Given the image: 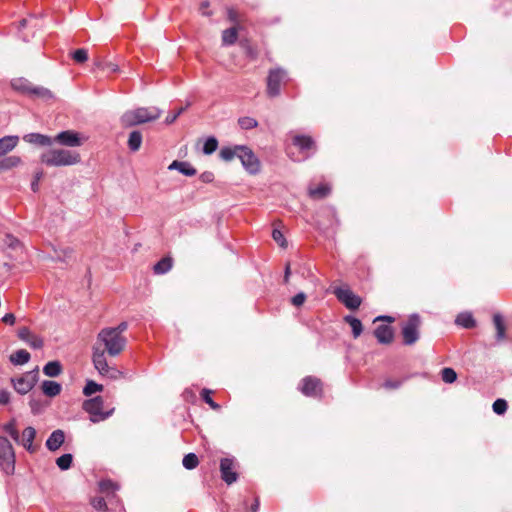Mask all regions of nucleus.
Here are the masks:
<instances>
[{
    "label": "nucleus",
    "mask_w": 512,
    "mask_h": 512,
    "mask_svg": "<svg viewBox=\"0 0 512 512\" xmlns=\"http://www.w3.org/2000/svg\"><path fill=\"white\" fill-rule=\"evenodd\" d=\"M200 179L204 182V183H210L214 180V174L212 172H209V171H206V172H203L201 175H200Z\"/></svg>",
    "instance_id": "680f3d73"
},
{
    "label": "nucleus",
    "mask_w": 512,
    "mask_h": 512,
    "mask_svg": "<svg viewBox=\"0 0 512 512\" xmlns=\"http://www.w3.org/2000/svg\"><path fill=\"white\" fill-rule=\"evenodd\" d=\"M169 170H177L179 173L185 176H194L196 174V169L186 161L174 160L169 166Z\"/></svg>",
    "instance_id": "6ab92c4d"
},
{
    "label": "nucleus",
    "mask_w": 512,
    "mask_h": 512,
    "mask_svg": "<svg viewBox=\"0 0 512 512\" xmlns=\"http://www.w3.org/2000/svg\"><path fill=\"white\" fill-rule=\"evenodd\" d=\"M98 67L110 73H115L118 71V66L113 63L98 64Z\"/></svg>",
    "instance_id": "13d9d810"
},
{
    "label": "nucleus",
    "mask_w": 512,
    "mask_h": 512,
    "mask_svg": "<svg viewBox=\"0 0 512 512\" xmlns=\"http://www.w3.org/2000/svg\"><path fill=\"white\" fill-rule=\"evenodd\" d=\"M220 472L222 480L231 485L238 479V473L236 472V462L234 458H222L220 460Z\"/></svg>",
    "instance_id": "f8f14e48"
},
{
    "label": "nucleus",
    "mask_w": 512,
    "mask_h": 512,
    "mask_svg": "<svg viewBox=\"0 0 512 512\" xmlns=\"http://www.w3.org/2000/svg\"><path fill=\"white\" fill-rule=\"evenodd\" d=\"M172 265V259L170 257H164L154 265L153 271L157 275H163L171 270Z\"/></svg>",
    "instance_id": "bb28decb"
},
{
    "label": "nucleus",
    "mask_w": 512,
    "mask_h": 512,
    "mask_svg": "<svg viewBox=\"0 0 512 512\" xmlns=\"http://www.w3.org/2000/svg\"><path fill=\"white\" fill-rule=\"evenodd\" d=\"M73 59L78 63H83L88 59V52L86 49H77L72 54Z\"/></svg>",
    "instance_id": "8fccbe9b"
},
{
    "label": "nucleus",
    "mask_w": 512,
    "mask_h": 512,
    "mask_svg": "<svg viewBox=\"0 0 512 512\" xmlns=\"http://www.w3.org/2000/svg\"><path fill=\"white\" fill-rule=\"evenodd\" d=\"M218 148V140L214 136H210L206 139L203 145V153L205 155H211Z\"/></svg>",
    "instance_id": "ea45409f"
},
{
    "label": "nucleus",
    "mask_w": 512,
    "mask_h": 512,
    "mask_svg": "<svg viewBox=\"0 0 512 512\" xmlns=\"http://www.w3.org/2000/svg\"><path fill=\"white\" fill-rule=\"evenodd\" d=\"M143 141L142 133L139 130H133L130 132L128 137V148L131 152H137Z\"/></svg>",
    "instance_id": "5701e85b"
},
{
    "label": "nucleus",
    "mask_w": 512,
    "mask_h": 512,
    "mask_svg": "<svg viewBox=\"0 0 512 512\" xmlns=\"http://www.w3.org/2000/svg\"><path fill=\"white\" fill-rule=\"evenodd\" d=\"M110 330H113L117 333V335H122L128 328V323L123 321L119 323L116 327H107Z\"/></svg>",
    "instance_id": "4d7b16f0"
},
{
    "label": "nucleus",
    "mask_w": 512,
    "mask_h": 512,
    "mask_svg": "<svg viewBox=\"0 0 512 512\" xmlns=\"http://www.w3.org/2000/svg\"><path fill=\"white\" fill-rule=\"evenodd\" d=\"M80 160L79 153L62 148L50 149L40 155L41 163L49 167L72 166Z\"/></svg>",
    "instance_id": "f257e3e1"
},
{
    "label": "nucleus",
    "mask_w": 512,
    "mask_h": 512,
    "mask_svg": "<svg viewBox=\"0 0 512 512\" xmlns=\"http://www.w3.org/2000/svg\"><path fill=\"white\" fill-rule=\"evenodd\" d=\"M127 339L123 335H117L116 332L108 328H103L97 335L94 346L103 345L104 354L107 352L110 356H118L126 347Z\"/></svg>",
    "instance_id": "7ed1b4c3"
},
{
    "label": "nucleus",
    "mask_w": 512,
    "mask_h": 512,
    "mask_svg": "<svg viewBox=\"0 0 512 512\" xmlns=\"http://www.w3.org/2000/svg\"><path fill=\"white\" fill-rule=\"evenodd\" d=\"M3 430L6 433H8L14 441H16V442L20 441V436H19V433H18V431L16 429V421H15V419H12L8 423H6L3 426Z\"/></svg>",
    "instance_id": "79ce46f5"
},
{
    "label": "nucleus",
    "mask_w": 512,
    "mask_h": 512,
    "mask_svg": "<svg viewBox=\"0 0 512 512\" xmlns=\"http://www.w3.org/2000/svg\"><path fill=\"white\" fill-rule=\"evenodd\" d=\"M19 138L15 135L0 138V157L12 151L18 144Z\"/></svg>",
    "instance_id": "aec40b11"
},
{
    "label": "nucleus",
    "mask_w": 512,
    "mask_h": 512,
    "mask_svg": "<svg viewBox=\"0 0 512 512\" xmlns=\"http://www.w3.org/2000/svg\"><path fill=\"white\" fill-rule=\"evenodd\" d=\"M62 372V365L58 360L49 361L43 367V373L48 377H57Z\"/></svg>",
    "instance_id": "a878e982"
},
{
    "label": "nucleus",
    "mask_w": 512,
    "mask_h": 512,
    "mask_svg": "<svg viewBox=\"0 0 512 512\" xmlns=\"http://www.w3.org/2000/svg\"><path fill=\"white\" fill-rule=\"evenodd\" d=\"M300 391L308 397H315L321 394V381L313 376L303 378L299 387Z\"/></svg>",
    "instance_id": "2eb2a0df"
},
{
    "label": "nucleus",
    "mask_w": 512,
    "mask_h": 512,
    "mask_svg": "<svg viewBox=\"0 0 512 512\" xmlns=\"http://www.w3.org/2000/svg\"><path fill=\"white\" fill-rule=\"evenodd\" d=\"M161 114L162 110L158 107H139L126 111L120 120L124 127H133L157 120Z\"/></svg>",
    "instance_id": "f03ea898"
},
{
    "label": "nucleus",
    "mask_w": 512,
    "mask_h": 512,
    "mask_svg": "<svg viewBox=\"0 0 512 512\" xmlns=\"http://www.w3.org/2000/svg\"><path fill=\"white\" fill-rule=\"evenodd\" d=\"M441 378L447 384H452L457 380V373L453 368L445 367L441 370Z\"/></svg>",
    "instance_id": "a19ab883"
},
{
    "label": "nucleus",
    "mask_w": 512,
    "mask_h": 512,
    "mask_svg": "<svg viewBox=\"0 0 512 512\" xmlns=\"http://www.w3.org/2000/svg\"><path fill=\"white\" fill-rule=\"evenodd\" d=\"M292 143L304 154V159L310 157L316 150L314 139L308 135H295Z\"/></svg>",
    "instance_id": "4468645a"
},
{
    "label": "nucleus",
    "mask_w": 512,
    "mask_h": 512,
    "mask_svg": "<svg viewBox=\"0 0 512 512\" xmlns=\"http://www.w3.org/2000/svg\"><path fill=\"white\" fill-rule=\"evenodd\" d=\"M73 462V455L65 453L56 459V465L60 470H68Z\"/></svg>",
    "instance_id": "c9c22d12"
},
{
    "label": "nucleus",
    "mask_w": 512,
    "mask_h": 512,
    "mask_svg": "<svg viewBox=\"0 0 512 512\" xmlns=\"http://www.w3.org/2000/svg\"><path fill=\"white\" fill-rule=\"evenodd\" d=\"M65 441V433L61 429L54 430L46 440V447L49 451L58 450Z\"/></svg>",
    "instance_id": "f3484780"
},
{
    "label": "nucleus",
    "mask_w": 512,
    "mask_h": 512,
    "mask_svg": "<svg viewBox=\"0 0 512 512\" xmlns=\"http://www.w3.org/2000/svg\"><path fill=\"white\" fill-rule=\"evenodd\" d=\"M42 176H43V172H41V171L35 174L34 180L31 183V189L34 192H36L38 190V182L42 178Z\"/></svg>",
    "instance_id": "0e129e2a"
},
{
    "label": "nucleus",
    "mask_w": 512,
    "mask_h": 512,
    "mask_svg": "<svg viewBox=\"0 0 512 512\" xmlns=\"http://www.w3.org/2000/svg\"><path fill=\"white\" fill-rule=\"evenodd\" d=\"M238 37V29L236 27H231L222 32V44L224 46H230L235 44Z\"/></svg>",
    "instance_id": "c756f323"
},
{
    "label": "nucleus",
    "mask_w": 512,
    "mask_h": 512,
    "mask_svg": "<svg viewBox=\"0 0 512 512\" xmlns=\"http://www.w3.org/2000/svg\"><path fill=\"white\" fill-rule=\"evenodd\" d=\"M188 106L189 103L185 107L179 108L176 112L168 114L165 118V124L170 125L174 123L177 118L187 109Z\"/></svg>",
    "instance_id": "3c124183"
},
{
    "label": "nucleus",
    "mask_w": 512,
    "mask_h": 512,
    "mask_svg": "<svg viewBox=\"0 0 512 512\" xmlns=\"http://www.w3.org/2000/svg\"><path fill=\"white\" fill-rule=\"evenodd\" d=\"M272 238L275 242L279 244L280 247L286 248L287 247V241L283 235V233L278 229H273L272 231Z\"/></svg>",
    "instance_id": "09e8293b"
},
{
    "label": "nucleus",
    "mask_w": 512,
    "mask_h": 512,
    "mask_svg": "<svg viewBox=\"0 0 512 512\" xmlns=\"http://www.w3.org/2000/svg\"><path fill=\"white\" fill-rule=\"evenodd\" d=\"M39 379V369L38 367L34 368L31 371H28L17 378H12V384L14 389L19 394H27L31 389L35 386Z\"/></svg>",
    "instance_id": "6e6552de"
},
{
    "label": "nucleus",
    "mask_w": 512,
    "mask_h": 512,
    "mask_svg": "<svg viewBox=\"0 0 512 512\" xmlns=\"http://www.w3.org/2000/svg\"><path fill=\"white\" fill-rule=\"evenodd\" d=\"M10 401V393L7 390H0V404L6 405Z\"/></svg>",
    "instance_id": "052dcab7"
},
{
    "label": "nucleus",
    "mask_w": 512,
    "mask_h": 512,
    "mask_svg": "<svg viewBox=\"0 0 512 512\" xmlns=\"http://www.w3.org/2000/svg\"><path fill=\"white\" fill-rule=\"evenodd\" d=\"M507 408H508V405H507L506 400L501 399V398L495 400L492 405V409H493L494 413H496L498 415L504 414L506 412Z\"/></svg>",
    "instance_id": "de8ad7c7"
},
{
    "label": "nucleus",
    "mask_w": 512,
    "mask_h": 512,
    "mask_svg": "<svg viewBox=\"0 0 512 512\" xmlns=\"http://www.w3.org/2000/svg\"><path fill=\"white\" fill-rule=\"evenodd\" d=\"M41 388L43 393L48 397H55L59 395L62 390L61 384L52 380H44Z\"/></svg>",
    "instance_id": "4be33fe9"
},
{
    "label": "nucleus",
    "mask_w": 512,
    "mask_h": 512,
    "mask_svg": "<svg viewBox=\"0 0 512 512\" xmlns=\"http://www.w3.org/2000/svg\"><path fill=\"white\" fill-rule=\"evenodd\" d=\"M119 489V486L110 479L101 480L99 482V490L101 493H114Z\"/></svg>",
    "instance_id": "e433bc0d"
},
{
    "label": "nucleus",
    "mask_w": 512,
    "mask_h": 512,
    "mask_svg": "<svg viewBox=\"0 0 512 512\" xmlns=\"http://www.w3.org/2000/svg\"><path fill=\"white\" fill-rule=\"evenodd\" d=\"M53 143L66 147H79L83 144L80 134L74 130H64L53 138Z\"/></svg>",
    "instance_id": "ddd939ff"
},
{
    "label": "nucleus",
    "mask_w": 512,
    "mask_h": 512,
    "mask_svg": "<svg viewBox=\"0 0 512 512\" xmlns=\"http://www.w3.org/2000/svg\"><path fill=\"white\" fill-rule=\"evenodd\" d=\"M288 78L287 71L281 67L270 69L267 76V94L277 97L281 92V84Z\"/></svg>",
    "instance_id": "1a4fd4ad"
},
{
    "label": "nucleus",
    "mask_w": 512,
    "mask_h": 512,
    "mask_svg": "<svg viewBox=\"0 0 512 512\" xmlns=\"http://www.w3.org/2000/svg\"><path fill=\"white\" fill-rule=\"evenodd\" d=\"M239 126L244 130H250L258 126V121L255 118L244 116L238 119Z\"/></svg>",
    "instance_id": "37998d69"
},
{
    "label": "nucleus",
    "mask_w": 512,
    "mask_h": 512,
    "mask_svg": "<svg viewBox=\"0 0 512 512\" xmlns=\"http://www.w3.org/2000/svg\"><path fill=\"white\" fill-rule=\"evenodd\" d=\"M331 192V187L328 184H320L316 188H309V196L313 199H322L328 196Z\"/></svg>",
    "instance_id": "cd10ccee"
},
{
    "label": "nucleus",
    "mask_w": 512,
    "mask_h": 512,
    "mask_svg": "<svg viewBox=\"0 0 512 512\" xmlns=\"http://www.w3.org/2000/svg\"><path fill=\"white\" fill-rule=\"evenodd\" d=\"M31 334L32 332L27 327H22L18 331V337L24 342L28 339V337H30Z\"/></svg>",
    "instance_id": "bf43d9fd"
},
{
    "label": "nucleus",
    "mask_w": 512,
    "mask_h": 512,
    "mask_svg": "<svg viewBox=\"0 0 512 512\" xmlns=\"http://www.w3.org/2000/svg\"><path fill=\"white\" fill-rule=\"evenodd\" d=\"M36 436L35 428L29 426L26 427L22 432V445L29 451L30 453L35 452L36 448L33 446V440Z\"/></svg>",
    "instance_id": "412c9836"
},
{
    "label": "nucleus",
    "mask_w": 512,
    "mask_h": 512,
    "mask_svg": "<svg viewBox=\"0 0 512 512\" xmlns=\"http://www.w3.org/2000/svg\"><path fill=\"white\" fill-rule=\"evenodd\" d=\"M305 300H306V294L304 292H299L291 298V303L294 306L299 307V306L303 305Z\"/></svg>",
    "instance_id": "603ef678"
},
{
    "label": "nucleus",
    "mask_w": 512,
    "mask_h": 512,
    "mask_svg": "<svg viewBox=\"0 0 512 512\" xmlns=\"http://www.w3.org/2000/svg\"><path fill=\"white\" fill-rule=\"evenodd\" d=\"M182 464L187 470L196 468L199 464L197 455L195 453L186 454L182 460Z\"/></svg>",
    "instance_id": "58836bf2"
},
{
    "label": "nucleus",
    "mask_w": 512,
    "mask_h": 512,
    "mask_svg": "<svg viewBox=\"0 0 512 512\" xmlns=\"http://www.w3.org/2000/svg\"><path fill=\"white\" fill-rule=\"evenodd\" d=\"M29 406H30L32 414H34V415H38V414L42 413L46 407V405L44 404V402L41 398H35L33 396L31 397V399L29 401Z\"/></svg>",
    "instance_id": "4c0bfd02"
},
{
    "label": "nucleus",
    "mask_w": 512,
    "mask_h": 512,
    "mask_svg": "<svg viewBox=\"0 0 512 512\" xmlns=\"http://www.w3.org/2000/svg\"><path fill=\"white\" fill-rule=\"evenodd\" d=\"M25 343H27L33 349H41L44 345L43 339L33 333L30 335V337H28Z\"/></svg>",
    "instance_id": "49530a36"
},
{
    "label": "nucleus",
    "mask_w": 512,
    "mask_h": 512,
    "mask_svg": "<svg viewBox=\"0 0 512 512\" xmlns=\"http://www.w3.org/2000/svg\"><path fill=\"white\" fill-rule=\"evenodd\" d=\"M2 321L5 324L13 325L15 323V315L13 313H7L3 316Z\"/></svg>",
    "instance_id": "69168bd1"
},
{
    "label": "nucleus",
    "mask_w": 512,
    "mask_h": 512,
    "mask_svg": "<svg viewBox=\"0 0 512 512\" xmlns=\"http://www.w3.org/2000/svg\"><path fill=\"white\" fill-rule=\"evenodd\" d=\"M91 504L96 510H105L107 508L106 501L103 497L94 498Z\"/></svg>",
    "instance_id": "864d4df0"
},
{
    "label": "nucleus",
    "mask_w": 512,
    "mask_h": 512,
    "mask_svg": "<svg viewBox=\"0 0 512 512\" xmlns=\"http://www.w3.org/2000/svg\"><path fill=\"white\" fill-rule=\"evenodd\" d=\"M239 155L238 159L240 160L243 168L251 175H255L260 172V161L256 154L246 145H241L238 148Z\"/></svg>",
    "instance_id": "9d476101"
},
{
    "label": "nucleus",
    "mask_w": 512,
    "mask_h": 512,
    "mask_svg": "<svg viewBox=\"0 0 512 512\" xmlns=\"http://www.w3.org/2000/svg\"><path fill=\"white\" fill-rule=\"evenodd\" d=\"M421 324L422 319L418 313L410 314L407 320L401 324L404 345L412 346L420 339Z\"/></svg>",
    "instance_id": "20e7f679"
},
{
    "label": "nucleus",
    "mask_w": 512,
    "mask_h": 512,
    "mask_svg": "<svg viewBox=\"0 0 512 512\" xmlns=\"http://www.w3.org/2000/svg\"><path fill=\"white\" fill-rule=\"evenodd\" d=\"M404 383V379L402 380H386L383 383V387L386 389H398Z\"/></svg>",
    "instance_id": "5fc2aeb1"
},
{
    "label": "nucleus",
    "mask_w": 512,
    "mask_h": 512,
    "mask_svg": "<svg viewBox=\"0 0 512 512\" xmlns=\"http://www.w3.org/2000/svg\"><path fill=\"white\" fill-rule=\"evenodd\" d=\"M455 323L466 329H471L476 326V321L469 312L459 313L455 319Z\"/></svg>",
    "instance_id": "b1692460"
},
{
    "label": "nucleus",
    "mask_w": 512,
    "mask_h": 512,
    "mask_svg": "<svg viewBox=\"0 0 512 512\" xmlns=\"http://www.w3.org/2000/svg\"><path fill=\"white\" fill-rule=\"evenodd\" d=\"M102 390H103V386L101 384H98L92 380H88L83 389V394L85 396H90L96 392H101Z\"/></svg>",
    "instance_id": "c03bdc74"
},
{
    "label": "nucleus",
    "mask_w": 512,
    "mask_h": 512,
    "mask_svg": "<svg viewBox=\"0 0 512 512\" xmlns=\"http://www.w3.org/2000/svg\"><path fill=\"white\" fill-rule=\"evenodd\" d=\"M344 320L351 326L353 337L358 338L363 331L362 322L358 318L351 315L345 316Z\"/></svg>",
    "instance_id": "c85d7f7f"
},
{
    "label": "nucleus",
    "mask_w": 512,
    "mask_h": 512,
    "mask_svg": "<svg viewBox=\"0 0 512 512\" xmlns=\"http://www.w3.org/2000/svg\"><path fill=\"white\" fill-rule=\"evenodd\" d=\"M104 401L101 396L88 399L83 403V409L90 415V420L93 423L104 421L109 418L114 409L104 412L103 409Z\"/></svg>",
    "instance_id": "423d86ee"
},
{
    "label": "nucleus",
    "mask_w": 512,
    "mask_h": 512,
    "mask_svg": "<svg viewBox=\"0 0 512 512\" xmlns=\"http://www.w3.org/2000/svg\"><path fill=\"white\" fill-rule=\"evenodd\" d=\"M92 361L95 369L103 377L116 380L122 376V372L115 367H111L107 363L104 351L100 347L93 346Z\"/></svg>",
    "instance_id": "39448f33"
},
{
    "label": "nucleus",
    "mask_w": 512,
    "mask_h": 512,
    "mask_svg": "<svg viewBox=\"0 0 512 512\" xmlns=\"http://www.w3.org/2000/svg\"><path fill=\"white\" fill-rule=\"evenodd\" d=\"M30 358L31 355L28 351L24 349H19L10 355L9 360L13 365L17 366L28 363Z\"/></svg>",
    "instance_id": "393cba45"
},
{
    "label": "nucleus",
    "mask_w": 512,
    "mask_h": 512,
    "mask_svg": "<svg viewBox=\"0 0 512 512\" xmlns=\"http://www.w3.org/2000/svg\"><path fill=\"white\" fill-rule=\"evenodd\" d=\"M21 163V158L19 156H8L0 161V169L1 170H9L14 167H17Z\"/></svg>",
    "instance_id": "473e14b6"
},
{
    "label": "nucleus",
    "mask_w": 512,
    "mask_h": 512,
    "mask_svg": "<svg viewBox=\"0 0 512 512\" xmlns=\"http://www.w3.org/2000/svg\"><path fill=\"white\" fill-rule=\"evenodd\" d=\"M211 391L209 389H202L201 397L205 403H207L213 410H219L220 405L217 404L210 396Z\"/></svg>",
    "instance_id": "a18cd8bd"
},
{
    "label": "nucleus",
    "mask_w": 512,
    "mask_h": 512,
    "mask_svg": "<svg viewBox=\"0 0 512 512\" xmlns=\"http://www.w3.org/2000/svg\"><path fill=\"white\" fill-rule=\"evenodd\" d=\"M493 322L496 328V338L497 340H503L505 338V325L500 314H495L493 317Z\"/></svg>",
    "instance_id": "f704fd0d"
},
{
    "label": "nucleus",
    "mask_w": 512,
    "mask_h": 512,
    "mask_svg": "<svg viewBox=\"0 0 512 512\" xmlns=\"http://www.w3.org/2000/svg\"><path fill=\"white\" fill-rule=\"evenodd\" d=\"M303 277H310L312 276V271L310 269V267L306 266V265H302L300 267V271H299Z\"/></svg>",
    "instance_id": "338daca9"
},
{
    "label": "nucleus",
    "mask_w": 512,
    "mask_h": 512,
    "mask_svg": "<svg viewBox=\"0 0 512 512\" xmlns=\"http://www.w3.org/2000/svg\"><path fill=\"white\" fill-rule=\"evenodd\" d=\"M239 147H241V145L222 147L219 153L220 158L226 162L231 161L234 157L238 158L240 152L238 150Z\"/></svg>",
    "instance_id": "7c9ffc66"
},
{
    "label": "nucleus",
    "mask_w": 512,
    "mask_h": 512,
    "mask_svg": "<svg viewBox=\"0 0 512 512\" xmlns=\"http://www.w3.org/2000/svg\"><path fill=\"white\" fill-rule=\"evenodd\" d=\"M374 335L380 344H390L394 338V331L389 325H379L374 330Z\"/></svg>",
    "instance_id": "dca6fc26"
},
{
    "label": "nucleus",
    "mask_w": 512,
    "mask_h": 512,
    "mask_svg": "<svg viewBox=\"0 0 512 512\" xmlns=\"http://www.w3.org/2000/svg\"><path fill=\"white\" fill-rule=\"evenodd\" d=\"M334 294L342 304L351 310L358 309L362 303V299L347 286L335 288Z\"/></svg>",
    "instance_id": "9b49d317"
},
{
    "label": "nucleus",
    "mask_w": 512,
    "mask_h": 512,
    "mask_svg": "<svg viewBox=\"0 0 512 512\" xmlns=\"http://www.w3.org/2000/svg\"><path fill=\"white\" fill-rule=\"evenodd\" d=\"M0 468L6 474H12L15 469V453L10 441L0 436Z\"/></svg>",
    "instance_id": "0eeeda50"
},
{
    "label": "nucleus",
    "mask_w": 512,
    "mask_h": 512,
    "mask_svg": "<svg viewBox=\"0 0 512 512\" xmlns=\"http://www.w3.org/2000/svg\"><path fill=\"white\" fill-rule=\"evenodd\" d=\"M11 86L14 90L27 93L30 95L33 85L25 78L14 79L11 82Z\"/></svg>",
    "instance_id": "2f4dec72"
},
{
    "label": "nucleus",
    "mask_w": 512,
    "mask_h": 512,
    "mask_svg": "<svg viewBox=\"0 0 512 512\" xmlns=\"http://www.w3.org/2000/svg\"><path fill=\"white\" fill-rule=\"evenodd\" d=\"M30 95H33L37 98H41L44 100H49L53 98V93L49 89L42 86H33Z\"/></svg>",
    "instance_id": "72a5a7b5"
},
{
    "label": "nucleus",
    "mask_w": 512,
    "mask_h": 512,
    "mask_svg": "<svg viewBox=\"0 0 512 512\" xmlns=\"http://www.w3.org/2000/svg\"><path fill=\"white\" fill-rule=\"evenodd\" d=\"M23 140L27 143L46 147L53 144V138L41 133H29L24 135Z\"/></svg>",
    "instance_id": "a211bd4d"
},
{
    "label": "nucleus",
    "mask_w": 512,
    "mask_h": 512,
    "mask_svg": "<svg viewBox=\"0 0 512 512\" xmlns=\"http://www.w3.org/2000/svg\"><path fill=\"white\" fill-rule=\"evenodd\" d=\"M5 244L10 248L15 249L19 245V240L13 235L7 234L5 237Z\"/></svg>",
    "instance_id": "6e6d98bb"
},
{
    "label": "nucleus",
    "mask_w": 512,
    "mask_h": 512,
    "mask_svg": "<svg viewBox=\"0 0 512 512\" xmlns=\"http://www.w3.org/2000/svg\"><path fill=\"white\" fill-rule=\"evenodd\" d=\"M227 17H228V19H229L231 22H233V23H235V24H236V23H238V14H237V12H236L234 9L229 8V9L227 10Z\"/></svg>",
    "instance_id": "e2e57ef3"
},
{
    "label": "nucleus",
    "mask_w": 512,
    "mask_h": 512,
    "mask_svg": "<svg viewBox=\"0 0 512 512\" xmlns=\"http://www.w3.org/2000/svg\"><path fill=\"white\" fill-rule=\"evenodd\" d=\"M290 275H291V266H290V263H287L285 265V270H284V283L289 282Z\"/></svg>",
    "instance_id": "774afa93"
}]
</instances>
